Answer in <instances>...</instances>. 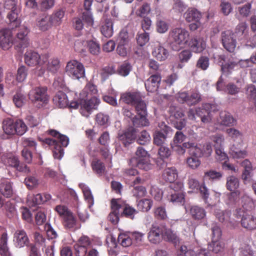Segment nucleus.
<instances>
[{
    "instance_id": "obj_52",
    "label": "nucleus",
    "mask_w": 256,
    "mask_h": 256,
    "mask_svg": "<svg viewBox=\"0 0 256 256\" xmlns=\"http://www.w3.org/2000/svg\"><path fill=\"white\" fill-rule=\"evenodd\" d=\"M196 248H194L192 246H182L180 249L181 254L178 256H181L182 254L184 256H196Z\"/></svg>"
},
{
    "instance_id": "obj_50",
    "label": "nucleus",
    "mask_w": 256,
    "mask_h": 256,
    "mask_svg": "<svg viewBox=\"0 0 256 256\" xmlns=\"http://www.w3.org/2000/svg\"><path fill=\"white\" fill-rule=\"evenodd\" d=\"M91 166L93 170L97 174L100 176L104 172V166L100 160L94 159L92 162Z\"/></svg>"
},
{
    "instance_id": "obj_42",
    "label": "nucleus",
    "mask_w": 256,
    "mask_h": 256,
    "mask_svg": "<svg viewBox=\"0 0 256 256\" xmlns=\"http://www.w3.org/2000/svg\"><path fill=\"white\" fill-rule=\"evenodd\" d=\"M132 166H136L140 169L147 171L152 168V166L150 162V157L130 162Z\"/></svg>"
},
{
    "instance_id": "obj_13",
    "label": "nucleus",
    "mask_w": 256,
    "mask_h": 256,
    "mask_svg": "<svg viewBox=\"0 0 256 256\" xmlns=\"http://www.w3.org/2000/svg\"><path fill=\"white\" fill-rule=\"evenodd\" d=\"M239 180L238 178L234 176L228 177L226 180V188L230 191L232 192L228 196V198L230 203L234 202L240 194L238 191H235L239 186Z\"/></svg>"
},
{
    "instance_id": "obj_46",
    "label": "nucleus",
    "mask_w": 256,
    "mask_h": 256,
    "mask_svg": "<svg viewBox=\"0 0 256 256\" xmlns=\"http://www.w3.org/2000/svg\"><path fill=\"white\" fill-rule=\"evenodd\" d=\"M64 14V10L62 9H60L55 11L52 14L50 15L54 26L60 24Z\"/></svg>"
},
{
    "instance_id": "obj_33",
    "label": "nucleus",
    "mask_w": 256,
    "mask_h": 256,
    "mask_svg": "<svg viewBox=\"0 0 256 256\" xmlns=\"http://www.w3.org/2000/svg\"><path fill=\"white\" fill-rule=\"evenodd\" d=\"M248 31V26L246 22L239 24L236 28L234 36L238 40H242L246 38Z\"/></svg>"
},
{
    "instance_id": "obj_16",
    "label": "nucleus",
    "mask_w": 256,
    "mask_h": 256,
    "mask_svg": "<svg viewBox=\"0 0 256 256\" xmlns=\"http://www.w3.org/2000/svg\"><path fill=\"white\" fill-rule=\"evenodd\" d=\"M14 44L12 32L4 28L0 30V48L4 50H9Z\"/></svg>"
},
{
    "instance_id": "obj_47",
    "label": "nucleus",
    "mask_w": 256,
    "mask_h": 256,
    "mask_svg": "<svg viewBox=\"0 0 256 256\" xmlns=\"http://www.w3.org/2000/svg\"><path fill=\"white\" fill-rule=\"evenodd\" d=\"M80 18L86 26H92L93 25L94 20L90 10H82Z\"/></svg>"
},
{
    "instance_id": "obj_45",
    "label": "nucleus",
    "mask_w": 256,
    "mask_h": 256,
    "mask_svg": "<svg viewBox=\"0 0 256 256\" xmlns=\"http://www.w3.org/2000/svg\"><path fill=\"white\" fill-rule=\"evenodd\" d=\"M49 134L54 138H57L58 140H56L58 142V144L59 143H60L64 147L68 146L69 143V139L68 136L65 135L61 134L58 132L54 130H50Z\"/></svg>"
},
{
    "instance_id": "obj_34",
    "label": "nucleus",
    "mask_w": 256,
    "mask_h": 256,
    "mask_svg": "<svg viewBox=\"0 0 256 256\" xmlns=\"http://www.w3.org/2000/svg\"><path fill=\"white\" fill-rule=\"evenodd\" d=\"M162 179L166 182L172 183L178 177L176 170L174 168H168L164 170L162 175Z\"/></svg>"
},
{
    "instance_id": "obj_10",
    "label": "nucleus",
    "mask_w": 256,
    "mask_h": 256,
    "mask_svg": "<svg viewBox=\"0 0 256 256\" xmlns=\"http://www.w3.org/2000/svg\"><path fill=\"white\" fill-rule=\"evenodd\" d=\"M235 215L241 218V225L243 228L250 230L256 228V217L254 216L241 210H236Z\"/></svg>"
},
{
    "instance_id": "obj_7",
    "label": "nucleus",
    "mask_w": 256,
    "mask_h": 256,
    "mask_svg": "<svg viewBox=\"0 0 256 256\" xmlns=\"http://www.w3.org/2000/svg\"><path fill=\"white\" fill-rule=\"evenodd\" d=\"M66 72L74 80H79L85 76V70L83 64L75 60H70L67 63Z\"/></svg>"
},
{
    "instance_id": "obj_17",
    "label": "nucleus",
    "mask_w": 256,
    "mask_h": 256,
    "mask_svg": "<svg viewBox=\"0 0 256 256\" xmlns=\"http://www.w3.org/2000/svg\"><path fill=\"white\" fill-rule=\"evenodd\" d=\"M188 184L190 189L194 190H199L205 202H209L208 200V196L209 195L208 190L204 184L200 186L198 181L196 179L191 176L188 178Z\"/></svg>"
},
{
    "instance_id": "obj_54",
    "label": "nucleus",
    "mask_w": 256,
    "mask_h": 256,
    "mask_svg": "<svg viewBox=\"0 0 256 256\" xmlns=\"http://www.w3.org/2000/svg\"><path fill=\"white\" fill-rule=\"evenodd\" d=\"M14 123L16 134L22 136L27 131V126L22 120H17L14 121Z\"/></svg>"
},
{
    "instance_id": "obj_11",
    "label": "nucleus",
    "mask_w": 256,
    "mask_h": 256,
    "mask_svg": "<svg viewBox=\"0 0 256 256\" xmlns=\"http://www.w3.org/2000/svg\"><path fill=\"white\" fill-rule=\"evenodd\" d=\"M28 96L32 102H38L41 106L47 103L48 101L46 89L45 88H36L30 91Z\"/></svg>"
},
{
    "instance_id": "obj_37",
    "label": "nucleus",
    "mask_w": 256,
    "mask_h": 256,
    "mask_svg": "<svg viewBox=\"0 0 256 256\" xmlns=\"http://www.w3.org/2000/svg\"><path fill=\"white\" fill-rule=\"evenodd\" d=\"M184 16L188 22H198L200 18V13L196 9L190 8L184 14Z\"/></svg>"
},
{
    "instance_id": "obj_9",
    "label": "nucleus",
    "mask_w": 256,
    "mask_h": 256,
    "mask_svg": "<svg viewBox=\"0 0 256 256\" xmlns=\"http://www.w3.org/2000/svg\"><path fill=\"white\" fill-rule=\"evenodd\" d=\"M48 54H45L40 56L37 52L32 50L27 51L24 55L25 62L31 66L37 64L42 66L48 61Z\"/></svg>"
},
{
    "instance_id": "obj_39",
    "label": "nucleus",
    "mask_w": 256,
    "mask_h": 256,
    "mask_svg": "<svg viewBox=\"0 0 256 256\" xmlns=\"http://www.w3.org/2000/svg\"><path fill=\"white\" fill-rule=\"evenodd\" d=\"M242 208L238 210H241V211L244 210L248 212L254 208V202L253 200L248 196H244L242 198Z\"/></svg>"
},
{
    "instance_id": "obj_27",
    "label": "nucleus",
    "mask_w": 256,
    "mask_h": 256,
    "mask_svg": "<svg viewBox=\"0 0 256 256\" xmlns=\"http://www.w3.org/2000/svg\"><path fill=\"white\" fill-rule=\"evenodd\" d=\"M79 187L82 192L84 200L88 204V208L90 209L94 204V198L90 188L84 183L80 184Z\"/></svg>"
},
{
    "instance_id": "obj_43",
    "label": "nucleus",
    "mask_w": 256,
    "mask_h": 256,
    "mask_svg": "<svg viewBox=\"0 0 256 256\" xmlns=\"http://www.w3.org/2000/svg\"><path fill=\"white\" fill-rule=\"evenodd\" d=\"M3 130L8 135L16 134L14 121L12 119H6L3 122Z\"/></svg>"
},
{
    "instance_id": "obj_21",
    "label": "nucleus",
    "mask_w": 256,
    "mask_h": 256,
    "mask_svg": "<svg viewBox=\"0 0 256 256\" xmlns=\"http://www.w3.org/2000/svg\"><path fill=\"white\" fill-rule=\"evenodd\" d=\"M137 133L136 129L130 127L123 134H118V139L124 146H127L134 140Z\"/></svg>"
},
{
    "instance_id": "obj_2",
    "label": "nucleus",
    "mask_w": 256,
    "mask_h": 256,
    "mask_svg": "<svg viewBox=\"0 0 256 256\" xmlns=\"http://www.w3.org/2000/svg\"><path fill=\"white\" fill-rule=\"evenodd\" d=\"M122 100L126 103L134 106L138 116H134L132 124L135 126H146L148 120L146 116L147 114L146 103L142 100L140 92H129L124 94L121 96Z\"/></svg>"
},
{
    "instance_id": "obj_8",
    "label": "nucleus",
    "mask_w": 256,
    "mask_h": 256,
    "mask_svg": "<svg viewBox=\"0 0 256 256\" xmlns=\"http://www.w3.org/2000/svg\"><path fill=\"white\" fill-rule=\"evenodd\" d=\"M172 134L171 128L162 122L158 124V128L156 130L154 134V143L158 146H162L169 135Z\"/></svg>"
},
{
    "instance_id": "obj_32",
    "label": "nucleus",
    "mask_w": 256,
    "mask_h": 256,
    "mask_svg": "<svg viewBox=\"0 0 256 256\" xmlns=\"http://www.w3.org/2000/svg\"><path fill=\"white\" fill-rule=\"evenodd\" d=\"M113 24L114 22L112 19L105 20L100 28L102 34L106 38L111 37L114 33Z\"/></svg>"
},
{
    "instance_id": "obj_57",
    "label": "nucleus",
    "mask_w": 256,
    "mask_h": 256,
    "mask_svg": "<svg viewBox=\"0 0 256 256\" xmlns=\"http://www.w3.org/2000/svg\"><path fill=\"white\" fill-rule=\"evenodd\" d=\"M164 236L168 240L174 244H177L180 240L179 237L176 233L170 229L165 230Z\"/></svg>"
},
{
    "instance_id": "obj_40",
    "label": "nucleus",
    "mask_w": 256,
    "mask_h": 256,
    "mask_svg": "<svg viewBox=\"0 0 256 256\" xmlns=\"http://www.w3.org/2000/svg\"><path fill=\"white\" fill-rule=\"evenodd\" d=\"M0 192L6 197H9L12 194V186L8 180L4 179L2 180L0 184Z\"/></svg>"
},
{
    "instance_id": "obj_25",
    "label": "nucleus",
    "mask_w": 256,
    "mask_h": 256,
    "mask_svg": "<svg viewBox=\"0 0 256 256\" xmlns=\"http://www.w3.org/2000/svg\"><path fill=\"white\" fill-rule=\"evenodd\" d=\"M152 54L157 60L163 61L168 58V52L164 46L157 43L154 45Z\"/></svg>"
},
{
    "instance_id": "obj_3",
    "label": "nucleus",
    "mask_w": 256,
    "mask_h": 256,
    "mask_svg": "<svg viewBox=\"0 0 256 256\" xmlns=\"http://www.w3.org/2000/svg\"><path fill=\"white\" fill-rule=\"evenodd\" d=\"M219 63L221 64V69L224 72H230L231 71L238 65L241 67H248L250 60H240L234 54L218 55L217 58L214 57Z\"/></svg>"
},
{
    "instance_id": "obj_5",
    "label": "nucleus",
    "mask_w": 256,
    "mask_h": 256,
    "mask_svg": "<svg viewBox=\"0 0 256 256\" xmlns=\"http://www.w3.org/2000/svg\"><path fill=\"white\" fill-rule=\"evenodd\" d=\"M170 46L173 50L177 51L182 48L188 41L189 33L183 28L172 29L169 33Z\"/></svg>"
},
{
    "instance_id": "obj_14",
    "label": "nucleus",
    "mask_w": 256,
    "mask_h": 256,
    "mask_svg": "<svg viewBox=\"0 0 256 256\" xmlns=\"http://www.w3.org/2000/svg\"><path fill=\"white\" fill-rule=\"evenodd\" d=\"M236 122V120L230 113L227 112H222L219 118H217L215 125L216 129L224 130L225 127L233 126Z\"/></svg>"
},
{
    "instance_id": "obj_30",
    "label": "nucleus",
    "mask_w": 256,
    "mask_h": 256,
    "mask_svg": "<svg viewBox=\"0 0 256 256\" xmlns=\"http://www.w3.org/2000/svg\"><path fill=\"white\" fill-rule=\"evenodd\" d=\"M50 198V194H45L42 196L41 194H38L34 196H28V202L31 206H34L36 204H40L46 202Z\"/></svg>"
},
{
    "instance_id": "obj_58",
    "label": "nucleus",
    "mask_w": 256,
    "mask_h": 256,
    "mask_svg": "<svg viewBox=\"0 0 256 256\" xmlns=\"http://www.w3.org/2000/svg\"><path fill=\"white\" fill-rule=\"evenodd\" d=\"M60 68V62L58 58L50 59L47 64V70L52 72H56Z\"/></svg>"
},
{
    "instance_id": "obj_41",
    "label": "nucleus",
    "mask_w": 256,
    "mask_h": 256,
    "mask_svg": "<svg viewBox=\"0 0 256 256\" xmlns=\"http://www.w3.org/2000/svg\"><path fill=\"white\" fill-rule=\"evenodd\" d=\"M116 199H112L111 201V208H112V212L108 216L109 220L113 224H116L119 220V216L120 214V210L118 207V204H114L115 207L116 208H114L113 205L114 203H116Z\"/></svg>"
},
{
    "instance_id": "obj_24",
    "label": "nucleus",
    "mask_w": 256,
    "mask_h": 256,
    "mask_svg": "<svg viewBox=\"0 0 256 256\" xmlns=\"http://www.w3.org/2000/svg\"><path fill=\"white\" fill-rule=\"evenodd\" d=\"M191 50L195 53L202 52L206 48V42L202 38H195L190 42Z\"/></svg>"
},
{
    "instance_id": "obj_49",
    "label": "nucleus",
    "mask_w": 256,
    "mask_h": 256,
    "mask_svg": "<svg viewBox=\"0 0 256 256\" xmlns=\"http://www.w3.org/2000/svg\"><path fill=\"white\" fill-rule=\"evenodd\" d=\"M224 247V244L220 239L212 240L211 244H209L210 250L216 254L222 250Z\"/></svg>"
},
{
    "instance_id": "obj_18",
    "label": "nucleus",
    "mask_w": 256,
    "mask_h": 256,
    "mask_svg": "<svg viewBox=\"0 0 256 256\" xmlns=\"http://www.w3.org/2000/svg\"><path fill=\"white\" fill-rule=\"evenodd\" d=\"M116 202L113 205L114 208H116L114 204H118L120 214H124L126 217L133 219L134 216L137 213V211L133 208L126 204L125 202L120 198L116 199Z\"/></svg>"
},
{
    "instance_id": "obj_35",
    "label": "nucleus",
    "mask_w": 256,
    "mask_h": 256,
    "mask_svg": "<svg viewBox=\"0 0 256 256\" xmlns=\"http://www.w3.org/2000/svg\"><path fill=\"white\" fill-rule=\"evenodd\" d=\"M62 220L63 225L66 228L70 230L78 228L77 220L72 213L66 216Z\"/></svg>"
},
{
    "instance_id": "obj_63",
    "label": "nucleus",
    "mask_w": 256,
    "mask_h": 256,
    "mask_svg": "<svg viewBox=\"0 0 256 256\" xmlns=\"http://www.w3.org/2000/svg\"><path fill=\"white\" fill-rule=\"evenodd\" d=\"M210 65L209 58L206 56H201L197 61L196 66L198 68L205 70Z\"/></svg>"
},
{
    "instance_id": "obj_64",
    "label": "nucleus",
    "mask_w": 256,
    "mask_h": 256,
    "mask_svg": "<svg viewBox=\"0 0 256 256\" xmlns=\"http://www.w3.org/2000/svg\"><path fill=\"white\" fill-rule=\"evenodd\" d=\"M186 162L190 168L194 170L197 168L201 164L199 158L193 156L187 158Z\"/></svg>"
},
{
    "instance_id": "obj_44",
    "label": "nucleus",
    "mask_w": 256,
    "mask_h": 256,
    "mask_svg": "<svg viewBox=\"0 0 256 256\" xmlns=\"http://www.w3.org/2000/svg\"><path fill=\"white\" fill-rule=\"evenodd\" d=\"M118 242L124 247L129 246L133 244L130 232L120 233L118 236Z\"/></svg>"
},
{
    "instance_id": "obj_59",
    "label": "nucleus",
    "mask_w": 256,
    "mask_h": 256,
    "mask_svg": "<svg viewBox=\"0 0 256 256\" xmlns=\"http://www.w3.org/2000/svg\"><path fill=\"white\" fill-rule=\"evenodd\" d=\"M220 10L225 16L228 15L232 11V8L228 0H221Z\"/></svg>"
},
{
    "instance_id": "obj_61",
    "label": "nucleus",
    "mask_w": 256,
    "mask_h": 256,
    "mask_svg": "<svg viewBox=\"0 0 256 256\" xmlns=\"http://www.w3.org/2000/svg\"><path fill=\"white\" fill-rule=\"evenodd\" d=\"M226 133L228 136L234 140H240L242 138V132L234 128L226 129Z\"/></svg>"
},
{
    "instance_id": "obj_53",
    "label": "nucleus",
    "mask_w": 256,
    "mask_h": 256,
    "mask_svg": "<svg viewBox=\"0 0 256 256\" xmlns=\"http://www.w3.org/2000/svg\"><path fill=\"white\" fill-rule=\"evenodd\" d=\"M215 215L220 222H227L230 221V213L229 211H223L220 210H216Z\"/></svg>"
},
{
    "instance_id": "obj_19",
    "label": "nucleus",
    "mask_w": 256,
    "mask_h": 256,
    "mask_svg": "<svg viewBox=\"0 0 256 256\" xmlns=\"http://www.w3.org/2000/svg\"><path fill=\"white\" fill-rule=\"evenodd\" d=\"M13 240L16 247L18 248L27 246L30 242L28 235L23 230H18L15 232Z\"/></svg>"
},
{
    "instance_id": "obj_48",
    "label": "nucleus",
    "mask_w": 256,
    "mask_h": 256,
    "mask_svg": "<svg viewBox=\"0 0 256 256\" xmlns=\"http://www.w3.org/2000/svg\"><path fill=\"white\" fill-rule=\"evenodd\" d=\"M230 153L234 158H244L246 156V152L242 150L240 147H237L235 144L232 145L230 148Z\"/></svg>"
},
{
    "instance_id": "obj_6",
    "label": "nucleus",
    "mask_w": 256,
    "mask_h": 256,
    "mask_svg": "<svg viewBox=\"0 0 256 256\" xmlns=\"http://www.w3.org/2000/svg\"><path fill=\"white\" fill-rule=\"evenodd\" d=\"M213 105L210 104H204L201 108L196 109L191 108L188 110V117L192 120H196V116L200 117L204 123H208L211 120L210 112L212 110Z\"/></svg>"
},
{
    "instance_id": "obj_22",
    "label": "nucleus",
    "mask_w": 256,
    "mask_h": 256,
    "mask_svg": "<svg viewBox=\"0 0 256 256\" xmlns=\"http://www.w3.org/2000/svg\"><path fill=\"white\" fill-rule=\"evenodd\" d=\"M36 26L42 31H46L54 26L50 15L43 14L36 20Z\"/></svg>"
},
{
    "instance_id": "obj_29",
    "label": "nucleus",
    "mask_w": 256,
    "mask_h": 256,
    "mask_svg": "<svg viewBox=\"0 0 256 256\" xmlns=\"http://www.w3.org/2000/svg\"><path fill=\"white\" fill-rule=\"evenodd\" d=\"M183 146L185 148L189 150L188 152L190 156L200 158L204 155L202 147L200 145L198 146L194 143L188 142L184 143Z\"/></svg>"
},
{
    "instance_id": "obj_28",
    "label": "nucleus",
    "mask_w": 256,
    "mask_h": 256,
    "mask_svg": "<svg viewBox=\"0 0 256 256\" xmlns=\"http://www.w3.org/2000/svg\"><path fill=\"white\" fill-rule=\"evenodd\" d=\"M98 90L96 86L90 82H88L86 86L82 92L80 93V96L82 98L90 99L97 94Z\"/></svg>"
},
{
    "instance_id": "obj_55",
    "label": "nucleus",
    "mask_w": 256,
    "mask_h": 256,
    "mask_svg": "<svg viewBox=\"0 0 256 256\" xmlns=\"http://www.w3.org/2000/svg\"><path fill=\"white\" fill-rule=\"evenodd\" d=\"M170 117L172 120L173 118L176 120H178L180 118H184V114L182 110L180 108L176 106H171L170 108Z\"/></svg>"
},
{
    "instance_id": "obj_38",
    "label": "nucleus",
    "mask_w": 256,
    "mask_h": 256,
    "mask_svg": "<svg viewBox=\"0 0 256 256\" xmlns=\"http://www.w3.org/2000/svg\"><path fill=\"white\" fill-rule=\"evenodd\" d=\"M190 212L192 218L196 220H202L206 216V212L204 209L198 206H192Z\"/></svg>"
},
{
    "instance_id": "obj_26",
    "label": "nucleus",
    "mask_w": 256,
    "mask_h": 256,
    "mask_svg": "<svg viewBox=\"0 0 256 256\" xmlns=\"http://www.w3.org/2000/svg\"><path fill=\"white\" fill-rule=\"evenodd\" d=\"M45 142L49 145L54 146L53 154L55 158L60 160L63 157L64 154V149L58 144V142L55 139L46 138Z\"/></svg>"
},
{
    "instance_id": "obj_60",
    "label": "nucleus",
    "mask_w": 256,
    "mask_h": 256,
    "mask_svg": "<svg viewBox=\"0 0 256 256\" xmlns=\"http://www.w3.org/2000/svg\"><path fill=\"white\" fill-rule=\"evenodd\" d=\"M132 70V66L130 64L124 62L118 68V71L120 75L126 76Z\"/></svg>"
},
{
    "instance_id": "obj_1",
    "label": "nucleus",
    "mask_w": 256,
    "mask_h": 256,
    "mask_svg": "<svg viewBox=\"0 0 256 256\" xmlns=\"http://www.w3.org/2000/svg\"><path fill=\"white\" fill-rule=\"evenodd\" d=\"M4 8L11 11L8 14L9 25L12 29L18 28L16 48L18 52L22 53L23 50L29 44L28 34V30L24 25H20V22L18 19V14L20 10L19 0H4Z\"/></svg>"
},
{
    "instance_id": "obj_12",
    "label": "nucleus",
    "mask_w": 256,
    "mask_h": 256,
    "mask_svg": "<svg viewBox=\"0 0 256 256\" xmlns=\"http://www.w3.org/2000/svg\"><path fill=\"white\" fill-rule=\"evenodd\" d=\"M222 42L224 48L230 53L234 54L236 48V42L234 34L230 30L222 33Z\"/></svg>"
},
{
    "instance_id": "obj_31",
    "label": "nucleus",
    "mask_w": 256,
    "mask_h": 256,
    "mask_svg": "<svg viewBox=\"0 0 256 256\" xmlns=\"http://www.w3.org/2000/svg\"><path fill=\"white\" fill-rule=\"evenodd\" d=\"M8 234L6 232H2L0 238V254L1 256H12L8 246Z\"/></svg>"
},
{
    "instance_id": "obj_23",
    "label": "nucleus",
    "mask_w": 256,
    "mask_h": 256,
    "mask_svg": "<svg viewBox=\"0 0 256 256\" xmlns=\"http://www.w3.org/2000/svg\"><path fill=\"white\" fill-rule=\"evenodd\" d=\"M161 80L160 76L158 74L150 76L146 82L145 86L149 92H156L158 88Z\"/></svg>"
},
{
    "instance_id": "obj_15",
    "label": "nucleus",
    "mask_w": 256,
    "mask_h": 256,
    "mask_svg": "<svg viewBox=\"0 0 256 256\" xmlns=\"http://www.w3.org/2000/svg\"><path fill=\"white\" fill-rule=\"evenodd\" d=\"M2 162L6 166L14 167L16 170L24 172H30L28 168L24 164H20L18 158L12 154L4 155L2 158Z\"/></svg>"
},
{
    "instance_id": "obj_36",
    "label": "nucleus",
    "mask_w": 256,
    "mask_h": 256,
    "mask_svg": "<svg viewBox=\"0 0 256 256\" xmlns=\"http://www.w3.org/2000/svg\"><path fill=\"white\" fill-rule=\"evenodd\" d=\"M53 101L56 106L60 108H63L68 105V102L66 95L62 92H58L53 98Z\"/></svg>"
},
{
    "instance_id": "obj_4",
    "label": "nucleus",
    "mask_w": 256,
    "mask_h": 256,
    "mask_svg": "<svg viewBox=\"0 0 256 256\" xmlns=\"http://www.w3.org/2000/svg\"><path fill=\"white\" fill-rule=\"evenodd\" d=\"M100 102V100L96 96L90 99L82 98L80 96L78 101L71 102L69 106L72 108H79L80 114L86 118H88L94 110H96Z\"/></svg>"
},
{
    "instance_id": "obj_62",
    "label": "nucleus",
    "mask_w": 256,
    "mask_h": 256,
    "mask_svg": "<svg viewBox=\"0 0 256 256\" xmlns=\"http://www.w3.org/2000/svg\"><path fill=\"white\" fill-rule=\"evenodd\" d=\"M87 48L90 52L93 55H97L100 53V46L94 40L88 42Z\"/></svg>"
},
{
    "instance_id": "obj_20",
    "label": "nucleus",
    "mask_w": 256,
    "mask_h": 256,
    "mask_svg": "<svg viewBox=\"0 0 256 256\" xmlns=\"http://www.w3.org/2000/svg\"><path fill=\"white\" fill-rule=\"evenodd\" d=\"M164 232V228L158 224H154L149 232L148 238L153 244L158 243L162 237Z\"/></svg>"
},
{
    "instance_id": "obj_56",
    "label": "nucleus",
    "mask_w": 256,
    "mask_h": 256,
    "mask_svg": "<svg viewBox=\"0 0 256 256\" xmlns=\"http://www.w3.org/2000/svg\"><path fill=\"white\" fill-rule=\"evenodd\" d=\"M150 157L148 152L143 148L139 146L136 152V157L130 160V162H133L134 161L138 160L140 159H143Z\"/></svg>"
},
{
    "instance_id": "obj_51",
    "label": "nucleus",
    "mask_w": 256,
    "mask_h": 256,
    "mask_svg": "<svg viewBox=\"0 0 256 256\" xmlns=\"http://www.w3.org/2000/svg\"><path fill=\"white\" fill-rule=\"evenodd\" d=\"M13 101L18 108H20L26 103V96L21 91L18 92L14 96Z\"/></svg>"
}]
</instances>
